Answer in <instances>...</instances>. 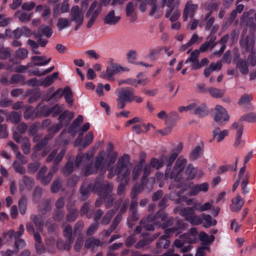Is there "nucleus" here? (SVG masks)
Returning a JSON list of instances; mask_svg holds the SVG:
<instances>
[{
  "instance_id": "f257e3e1",
  "label": "nucleus",
  "mask_w": 256,
  "mask_h": 256,
  "mask_svg": "<svg viewBox=\"0 0 256 256\" xmlns=\"http://www.w3.org/2000/svg\"><path fill=\"white\" fill-rule=\"evenodd\" d=\"M116 157V155L111 154H106L104 150L100 151L96 158L94 164L86 167L84 174L87 176L94 174L99 170H105L107 166L114 163Z\"/></svg>"
},
{
  "instance_id": "f03ea898",
  "label": "nucleus",
  "mask_w": 256,
  "mask_h": 256,
  "mask_svg": "<svg viewBox=\"0 0 256 256\" xmlns=\"http://www.w3.org/2000/svg\"><path fill=\"white\" fill-rule=\"evenodd\" d=\"M129 166V157L127 155H124L119 158L116 169L112 168L109 170L108 177L111 178L118 174L119 178H122V180H124L126 184L129 180L128 176L130 174Z\"/></svg>"
},
{
  "instance_id": "7ed1b4c3",
  "label": "nucleus",
  "mask_w": 256,
  "mask_h": 256,
  "mask_svg": "<svg viewBox=\"0 0 256 256\" xmlns=\"http://www.w3.org/2000/svg\"><path fill=\"white\" fill-rule=\"evenodd\" d=\"M117 108H124L127 102H131L134 98V90L130 88H123L116 90Z\"/></svg>"
},
{
  "instance_id": "20e7f679",
  "label": "nucleus",
  "mask_w": 256,
  "mask_h": 256,
  "mask_svg": "<svg viewBox=\"0 0 256 256\" xmlns=\"http://www.w3.org/2000/svg\"><path fill=\"white\" fill-rule=\"evenodd\" d=\"M186 160L182 157H179L176 160L173 171L170 173L168 168L166 170L165 173V178L168 177L174 179V181L178 182L180 180L183 175V170L186 164Z\"/></svg>"
},
{
  "instance_id": "39448f33",
  "label": "nucleus",
  "mask_w": 256,
  "mask_h": 256,
  "mask_svg": "<svg viewBox=\"0 0 256 256\" xmlns=\"http://www.w3.org/2000/svg\"><path fill=\"white\" fill-rule=\"evenodd\" d=\"M195 209L191 208H186L180 212V214L184 216L186 220L188 221L193 225H199L202 222V219L201 216H198L195 214Z\"/></svg>"
},
{
  "instance_id": "423d86ee",
  "label": "nucleus",
  "mask_w": 256,
  "mask_h": 256,
  "mask_svg": "<svg viewBox=\"0 0 256 256\" xmlns=\"http://www.w3.org/2000/svg\"><path fill=\"white\" fill-rule=\"evenodd\" d=\"M214 120L221 125L224 122L228 121L230 116L226 110L220 105H216L212 114Z\"/></svg>"
},
{
  "instance_id": "0eeeda50",
  "label": "nucleus",
  "mask_w": 256,
  "mask_h": 256,
  "mask_svg": "<svg viewBox=\"0 0 256 256\" xmlns=\"http://www.w3.org/2000/svg\"><path fill=\"white\" fill-rule=\"evenodd\" d=\"M128 70V68L126 67L122 66L117 64H114L107 68L106 72H102L100 76L104 78L110 80L114 74Z\"/></svg>"
},
{
  "instance_id": "6e6552de",
  "label": "nucleus",
  "mask_w": 256,
  "mask_h": 256,
  "mask_svg": "<svg viewBox=\"0 0 256 256\" xmlns=\"http://www.w3.org/2000/svg\"><path fill=\"white\" fill-rule=\"evenodd\" d=\"M166 218V215L162 212H160L158 214L154 216V218H152L149 216L146 220H144L142 222V224L146 230H154V226L152 224H150L148 222H151L153 221H156L155 223L156 225L161 226L160 222L164 221Z\"/></svg>"
},
{
  "instance_id": "1a4fd4ad",
  "label": "nucleus",
  "mask_w": 256,
  "mask_h": 256,
  "mask_svg": "<svg viewBox=\"0 0 256 256\" xmlns=\"http://www.w3.org/2000/svg\"><path fill=\"white\" fill-rule=\"evenodd\" d=\"M101 10L100 6H98L97 1H94L91 4L86 13L87 16L90 17V20L87 24L88 28H90L92 26Z\"/></svg>"
},
{
  "instance_id": "9d476101",
  "label": "nucleus",
  "mask_w": 256,
  "mask_h": 256,
  "mask_svg": "<svg viewBox=\"0 0 256 256\" xmlns=\"http://www.w3.org/2000/svg\"><path fill=\"white\" fill-rule=\"evenodd\" d=\"M70 16V21L74 22L78 26L82 24L84 20L83 14L78 6H74L71 8Z\"/></svg>"
},
{
  "instance_id": "9b49d317",
  "label": "nucleus",
  "mask_w": 256,
  "mask_h": 256,
  "mask_svg": "<svg viewBox=\"0 0 256 256\" xmlns=\"http://www.w3.org/2000/svg\"><path fill=\"white\" fill-rule=\"evenodd\" d=\"M82 134L80 133L74 144V146H80V150L89 146L92 143L94 140L93 132H90L88 134H87L84 136L83 140H82Z\"/></svg>"
},
{
  "instance_id": "f8f14e48",
  "label": "nucleus",
  "mask_w": 256,
  "mask_h": 256,
  "mask_svg": "<svg viewBox=\"0 0 256 256\" xmlns=\"http://www.w3.org/2000/svg\"><path fill=\"white\" fill-rule=\"evenodd\" d=\"M198 8V5L188 1L186 2L183 11V18L186 21L188 18H192Z\"/></svg>"
},
{
  "instance_id": "ddd939ff",
  "label": "nucleus",
  "mask_w": 256,
  "mask_h": 256,
  "mask_svg": "<svg viewBox=\"0 0 256 256\" xmlns=\"http://www.w3.org/2000/svg\"><path fill=\"white\" fill-rule=\"evenodd\" d=\"M57 168L56 166H54L48 172V174L44 176V174L47 170V168L45 166H43L40 170L38 176V179L40 180L41 182L45 184H46L50 181L53 174L56 171Z\"/></svg>"
},
{
  "instance_id": "4468645a",
  "label": "nucleus",
  "mask_w": 256,
  "mask_h": 256,
  "mask_svg": "<svg viewBox=\"0 0 256 256\" xmlns=\"http://www.w3.org/2000/svg\"><path fill=\"white\" fill-rule=\"evenodd\" d=\"M94 150H90L85 154L80 153L78 154L76 160V166L80 167L85 165L94 154Z\"/></svg>"
},
{
  "instance_id": "2eb2a0df",
  "label": "nucleus",
  "mask_w": 256,
  "mask_h": 256,
  "mask_svg": "<svg viewBox=\"0 0 256 256\" xmlns=\"http://www.w3.org/2000/svg\"><path fill=\"white\" fill-rule=\"evenodd\" d=\"M254 44V38L253 36H248L246 39L242 38L240 40V44L242 48H245L251 53H256Z\"/></svg>"
},
{
  "instance_id": "dca6fc26",
  "label": "nucleus",
  "mask_w": 256,
  "mask_h": 256,
  "mask_svg": "<svg viewBox=\"0 0 256 256\" xmlns=\"http://www.w3.org/2000/svg\"><path fill=\"white\" fill-rule=\"evenodd\" d=\"M120 20V16L116 15L114 10L110 11L104 18V22L108 25H115L117 24Z\"/></svg>"
},
{
  "instance_id": "f3484780",
  "label": "nucleus",
  "mask_w": 256,
  "mask_h": 256,
  "mask_svg": "<svg viewBox=\"0 0 256 256\" xmlns=\"http://www.w3.org/2000/svg\"><path fill=\"white\" fill-rule=\"evenodd\" d=\"M174 229L172 228L167 229L166 230V234L162 236L157 242L156 247L158 248H168L170 245V241L168 240V235L174 233Z\"/></svg>"
},
{
  "instance_id": "a211bd4d",
  "label": "nucleus",
  "mask_w": 256,
  "mask_h": 256,
  "mask_svg": "<svg viewBox=\"0 0 256 256\" xmlns=\"http://www.w3.org/2000/svg\"><path fill=\"white\" fill-rule=\"evenodd\" d=\"M179 189V188H177ZM180 190H175L174 192L172 191L170 194V198L172 200L176 201L177 203H180L185 202L188 205H190L192 204V200H188L185 196H180L179 192Z\"/></svg>"
},
{
  "instance_id": "6ab92c4d",
  "label": "nucleus",
  "mask_w": 256,
  "mask_h": 256,
  "mask_svg": "<svg viewBox=\"0 0 256 256\" xmlns=\"http://www.w3.org/2000/svg\"><path fill=\"white\" fill-rule=\"evenodd\" d=\"M180 11L178 8H174L173 6L168 8L165 16L169 20L174 22L178 20L180 16Z\"/></svg>"
},
{
  "instance_id": "aec40b11",
  "label": "nucleus",
  "mask_w": 256,
  "mask_h": 256,
  "mask_svg": "<svg viewBox=\"0 0 256 256\" xmlns=\"http://www.w3.org/2000/svg\"><path fill=\"white\" fill-rule=\"evenodd\" d=\"M168 158L164 156H162L158 159L153 158L150 161V166L152 168H155L156 169L160 168L162 167L164 164L167 166V168L170 166H168Z\"/></svg>"
},
{
  "instance_id": "412c9836",
  "label": "nucleus",
  "mask_w": 256,
  "mask_h": 256,
  "mask_svg": "<svg viewBox=\"0 0 256 256\" xmlns=\"http://www.w3.org/2000/svg\"><path fill=\"white\" fill-rule=\"evenodd\" d=\"M232 204H230V210L233 212H238L242 208L244 204V200L238 195L232 199Z\"/></svg>"
},
{
  "instance_id": "4be33fe9",
  "label": "nucleus",
  "mask_w": 256,
  "mask_h": 256,
  "mask_svg": "<svg viewBox=\"0 0 256 256\" xmlns=\"http://www.w3.org/2000/svg\"><path fill=\"white\" fill-rule=\"evenodd\" d=\"M33 64L36 66H44L47 65L51 60L50 58H47L46 56H33L31 58Z\"/></svg>"
},
{
  "instance_id": "5701e85b",
  "label": "nucleus",
  "mask_w": 256,
  "mask_h": 256,
  "mask_svg": "<svg viewBox=\"0 0 256 256\" xmlns=\"http://www.w3.org/2000/svg\"><path fill=\"white\" fill-rule=\"evenodd\" d=\"M198 232L196 228H192L190 232L186 234H183L184 238L186 239V242L189 244L195 243L198 241Z\"/></svg>"
},
{
  "instance_id": "b1692460",
  "label": "nucleus",
  "mask_w": 256,
  "mask_h": 256,
  "mask_svg": "<svg viewBox=\"0 0 256 256\" xmlns=\"http://www.w3.org/2000/svg\"><path fill=\"white\" fill-rule=\"evenodd\" d=\"M66 152V150L64 149H62L61 150L60 152L55 157L56 154L57 153V150H54L52 151V152L46 158L47 162H51L54 160V162L55 164L58 163L62 158Z\"/></svg>"
},
{
  "instance_id": "393cba45",
  "label": "nucleus",
  "mask_w": 256,
  "mask_h": 256,
  "mask_svg": "<svg viewBox=\"0 0 256 256\" xmlns=\"http://www.w3.org/2000/svg\"><path fill=\"white\" fill-rule=\"evenodd\" d=\"M194 113L199 116L202 117L208 114V110L204 104H199L196 102V106L194 108Z\"/></svg>"
},
{
  "instance_id": "a878e982",
  "label": "nucleus",
  "mask_w": 256,
  "mask_h": 256,
  "mask_svg": "<svg viewBox=\"0 0 256 256\" xmlns=\"http://www.w3.org/2000/svg\"><path fill=\"white\" fill-rule=\"evenodd\" d=\"M228 131L224 130L220 131L219 128H216L212 132L213 138H216L218 142H222L228 135Z\"/></svg>"
},
{
  "instance_id": "bb28decb",
  "label": "nucleus",
  "mask_w": 256,
  "mask_h": 256,
  "mask_svg": "<svg viewBox=\"0 0 256 256\" xmlns=\"http://www.w3.org/2000/svg\"><path fill=\"white\" fill-rule=\"evenodd\" d=\"M236 67L242 74H247L248 73V62L245 60H238L236 62Z\"/></svg>"
},
{
  "instance_id": "cd10ccee",
  "label": "nucleus",
  "mask_w": 256,
  "mask_h": 256,
  "mask_svg": "<svg viewBox=\"0 0 256 256\" xmlns=\"http://www.w3.org/2000/svg\"><path fill=\"white\" fill-rule=\"evenodd\" d=\"M179 119V115L176 112H171L168 114L166 120V124L168 126H172L176 124Z\"/></svg>"
},
{
  "instance_id": "c85d7f7f",
  "label": "nucleus",
  "mask_w": 256,
  "mask_h": 256,
  "mask_svg": "<svg viewBox=\"0 0 256 256\" xmlns=\"http://www.w3.org/2000/svg\"><path fill=\"white\" fill-rule=\"evenodd\" d=\"M20 189L21 191L24 189H28L33 185V180L26 176H24L23 178L20 181Z\"/></svg>"
},
{
  "instance_id": "c756f323",
  "label": "nucleus",
  "mask_w": 256,
  "mask_h": 256,
  "mask_svg": "<svg viewBox=\"0 0 256 256\" xmlns=\"http://www.w3.org/2000/svg\"><path fill=\"white\" fill-rule=\"evenodd\" d=\"M202 223L205 228H208L216 224V221L212 219L210 215L203 214H202Z\"/></svg>"
},
{
  "instance_id": "7c9ffc66",
  "label": "nucleus",
  "mask_w": 256,
  "mask_h": 256,
  "mask_svg": "<svg viewBox=\"0 0 256 256\" xmlns=\"http://www.w3.org/2000/svg\"><path fill=\"white\" fill-rule=\"evenodd\" d=\"M182 148L183 146L182 144H179L177 146L174 152L168 158V166L172 165V164L176 160L178 154H180L182 152Z\"/></svg>"
},
{
  "instance_id": "2f4dec72",
  "label": "nucleus",
  "mask_w": 256,
  "mask_h": 256,
  "mask_svg": "<svg viewBox=\"0 0 256 256\" xmlns=\"http://www.w3.org/2000/svg\"><path fill=\"white\" fill-rule=\"evenodd\" d=\"M246 166L242 167L239 172L238 181H241V186H247L249 179V175L248 174H245Z\"/></svg>"
},
{
  "instance_id": "473e14b6",
  "label": "nucleus",
  "mask_w": 256,
  "mask_h": 256,
  "mask_svg": "<svg viewBox=\"0 0 256 256\" xmlns=\"http://www.w3.org/2000/svg\"><path fill=\"white\" fill-rule=\"evenodd\" d=\"M199 238L200 241L203 243V245L208 246L214 240V236L213 235L208 236L204 232H202L199 236Z\"/></svg>"
},
{
  "instance_id": "72a5a7b5",
  "label": "nucleus",
  "mask_w": 256,
  "mask_h": 256,
  "mask_svg": "<svg viewBox=\"0 0 256 256\" xmlns=\"http://www.w3.org/2000/svg\"><path fill=\"white\" fill-rule=\"evenodd\" d=\"M58 74L57 72L53 73L52 74L47 76L44 80L42 79V86H48L52 84L54 80L58 77Z\"/></svg>"
},
{
  "instance_id": "f704fd0d",
  "label": "nucleus",
  "mask_w": 256,
  "mask_h": 256,
  "mask_svg": "<svg viewBox=\"0 0 256 256\" xmlns=\"http://www.w3.org/2000/svg\"><path fill=\"white\" fill-rule=\"evenodd\" d=\"M214 202L211 200L204 204L200 203L196 204L194 208L200 212H204L210 210Z\"/></svg>"
},
{
  "instance_id": "c9c22d12",
  "label": "nucleus",
  "mask_w": 256,
  "mask_h": 256,
  "mask_svg": "<svg viewBox=\"0 0 256 256\" xmlns=\"http://www.w3.org/2000/svg\"><path fill=\"white\" fill-rule=\"evenodd\" d=\"M71 21L70 20L66 18H58L57 22V27L59 30H62L70 26Z\"/></svg>"
},
{
  "instance_id": "e433bc0d",
  "label": "nucleus",
  "mask_w": 256,
  "mask_h": 256,
  "mask_svg": "<svg viewBox=\"0 0 256 256\" xmlns=\"http://www.w3.org/2000/svg\"><path fill=\"white\" fill-rule=\"evenodd\" d=\"M198 172V169L196 168H194L192 165H188L185 172V174L186 176V178L189 179L194 178L196 174Z\"/></svg>"
},
{
  "instance_id": "4c0bfd02",
  "label": "nucleus",
  "mask_w": 256,
  "mask_h": 256,
  "mask_svg": "<svg viewBox=\"0 0 256 256\" xmlns=\"http://www.w3.org/2000/svg\"><path fill=\"white\" fill-rule=\"evenodd\" d=\"M202 148L200 146H196L190 154V157L192 160H195L200 157L202 154Z\"/></svg>"
},
{
  "instance_id": "58836bf2",
  "label": "nucleus",
  "mask_w": 256,
  "mask_h": 256,
  "mask_svg": "<svg viewBox=\"0 0 256 256\" xmlns=\"http://www.w3.org/2000/svg\"><path fill=\"white\" fill-rule=\"evenodd\" d=\"M34 239L36 242L35 246L36 252L40 254H43L44 252V248L40 244V238L38 234H34Z\"/></svg>"
},
{
  "instance_id": "ea45409f",
  "label": "nucleus",
  "mask_w": 256,
  "mask_h": 256,
  "mask_svg": "<svg viewBox=\"0 0 256 256\" xmlns=\"http://www.w3.org/2000/svg\"><path fill=\"white\" fill-rule=\"evenodd\" d=\"M102 244V242L98 240L95 239L94 238H88L84 244L86 248H93L94 246H98Z\"/></svg>"
},
{
  "instance_id": "a19ab883",
  "label": "nucleus",
  "mask_w": 256,
  "mask_h": 256,
  "mask_svg": "<svg viewBox=\"0 0 256 256\" xmlns=\"http://www.w3.org/2000/svg\"><path fill=\"white\" fill-rule=\"evenodd\" d=\"M72 243V240H68L66 243H64L63 241L59 240L57 242L56 246L59 250H69L71 248V244Z\"/></svg>"
},
{
  "instance_id": "79ce46f5",
  "label": "nucleus",
  "mask_w": 256,
  "mask_h": 256,
  "mask_svg": "<svg viewBox=\"0 0 256 256\" xmlns=\"http://www.w3.org/2000/svg\"><path fill=\"white\" fill-rule=\"evenodd\" d=\"M52 32H53L52 29L48 26H42L38 30V34L40 36H44L47 38H50L52 36Z\"/></svg>"
},
{
  "instance_id": "37998d69",
  "label": "nucleus",
  "mask_w": 256,
  "mask_h": 256,
  "mask_svg": "<svg viewBox=\"0 0 256 256\" xmlns=\"http://www.w3.org/2000/svg\"><path fill=\"white\" fill-rule=\"evenodd\" d=\"M24 232V226L21 224L19 226L18 230L17 232H15L14 230H10L8 232V235L10 237L14 236L15 239H17L22 236Z\"/></svg>"
},
{
  "instance_id": "c03bdc74",
  "label": "nucleus",
  "mask_w": 256,
  "mask_h": 256,
  "mask_svg": "<svg viewBox=\"0 0 256 256\" xmlns=\"http://www.w3.org/2000/svg\"><path fill=\"white\" fill-rule=\"evenodd\" d=\"M126 58L128 62L132 64H136L137 52L134 50H130L126 53Z\"/></svg>"
},
{
  "instance_id": "a18cd8bd",
  "label": "nucleus",
  "mask_w": 256,
  "mask_h": 256,
  "mask_svg": "<svg viewBox=\"0 0 256 256\" xmlns=\"http://www.w3.org/2000/svg\"><path fill=\"white\" fill-rule=\"evenodd\" d=\"M208 91L212 97L216 98L222 97L224 94V90L213 88H208Z\"/></svg>"
},
{
  "instance_id": "49530a36",
  "label": "nucleus",
  "mask_w": 256,
  "mask_h": 256,
  "mask_svg": "<svg viewBox=\"0 0 256 256\" xmlns=\"http://www.w3.org/2000/svg\"><path fill=\"white\" fill-rule=\"evenodd\" d=\"M64 98L66 102L70 105H72L73 102L72 94L70 89L68 87H66L64 88Z\"/></svg>"
},
{
  "instance_id": "de8ad7c7",
  "label": "nucleus",
  "mask_w": 256,
  "mask_h": 256,
  "mask_svg": "<svg viewBox=\"0 0 256 256\" xmlns=\"http://www.w3.org/2000/svg\"><path fill=\"white\" fill-rule=\"evenodd\" d=\"M20 114L13 112L6 117L7 120H10L12 122L17 123L20 120Z\"/></svg>"
},
{
  "instance_id": "09e8293b",
  "label": "nucleus",
  "mask_w": 256,
  "mask_h": 256,
  "mask_svg": "<svg viewBox=\"0 0 256 256\" xmlns=\"http://www.w3.org/2000/svg\"><path fill=\"white\" fill-rule=\"evenodd\" d=\"M196 106V102H194L186 106H180L178 108V110L180 112H188L194 111V108Z\"/></svg>"
},
{
  "instance_id": "8fccbe9b",
  "label": "nucleus",
  "mask_w": 256,
  "mask_h": 256,
  "mask_svg": "<svg viewBox=\"0 0 256 256\" xmlns=\"http://www.w3.org/2000/svg\"><path fill=\"white\" fill-rule=\"evenodd\" d=\"M54 69V66H50V68H46L44 70H34L32 73L34 75L36 76H42L44 75H45L47 74L50 73Z\"/></svg>"
},
{
  "instance_id": "3c124183",
  "label": "nucleus",
  "mask_w": 256,
  "mask_h": 256,
  "mask_svg": "<svg viewBox=\"0 0 256 256\" xmlns=\"http://www.w3.org/2000/svg\"><path fill=\"white\" fill-rule=\"evenodd\" d=\"M241 120L249 122H256V114L254 113H249L244 115L241 118Z\"/></svg>"
},
{
  "instance_id": "603ef678",
  "label": "nucleus",
  "mask_w": 256,
  "mask_h": 256,
  "mask_svg": "<svg viewBox=\"0 0 256 256\" xmlns=\"http://www.w3.org/2000/svg\"><path fill=\"white\" fill-rule=\"evenodd\" d=\"M210 250L208 246L202 245L197 248L195 256H205L206 252Z\"/></svg>"
},
{
  "instance_id": "864d4df0",
  "label": "nucleus",
  "mask_w": 256,
  "mask_h": 256,
  "mask_svg": "<svg viewBox=\"0 0 256 256\" xmlns=\"http://www.w3.org/2000/svg\"><path fill=\"white\" fill-rule=\"evenodd\" d=\"M31 220L34 223L35 226L38 230H41L43 226V223L41 219L38 218L36 216L32 215Z\"/></svg>"
},
{
  "instance_id": "5fc2aeb1",
  "label": "nucleus",
  "mask_w": 256,
  "mask_h": 256,
  "mask_svg": "<svg viewBox=\"0 0 256 256\" xmlns=\"http://www.w3.org/2000/svg\"><path fill=\"white\" fill-rule=\"evenodd\" d=\"M232 128L236 129V137L241 138L243 132V126L237 122H234L232 126Z\"/></svg>"
},
{
  "instance_id": "6e6d98bb",
  "label": "nucleus",
  "mask_w": 256,
  "mask_h": 256,
  "mask_svg": "<svg viewBox=\"0 0 256 256\" xmlns=\"http://www.w3.org/2000/svg\"><path fill=\"white\" fill-rule=\"evenodd\" d=\"M64 105H56L51 109L50 112L52 114L53 116H56L60 112H61L64 110Z\"/></svg>"
},
{
  "instance_id": "4d7b16f0",
  "label": "nucleus",
  "mask_w": 256,
  "mask_h": 256,
  "mask_svg": "<svg viewBox=\"0 0 256 256\" xmlns=\"http://www.w3.org/2000/svg\"><path fill=\"white\" fill-rule=\"evenodd\" d=\"M18 206L20 214H24L26 208V201L25 198H22L20 200Z\"/></svg>"
},
{
  "instance_id": "13d9d810",
  "label": "nucleus",
  "mask_w": 256,
  "mask_h": 256,
  "mask_svg": "<svg viewBox=\"0 0 256 256\" xmlns=\"http://www.w3.org/2000/svg\"><path fill=\"white\" fill-rule=\"evenodd\" d=\"M210 15H211V12H210L206 14V17H205V20H208V21H207V22L206 24V29L207 30H209L210 28L212 26V25L213 24L214 20V18L212 16H210Z\"/></svg>"
},
{
  "instance_id": "bf43d9fd",
  "label": "nucleus",
  "mask_w": 256,
  "mask_h": 256,
  "mask_svg": "<svg viewBox=\"0 0 256 256\" xmlns=\"http://www.w3.org/2000/svg\"><path fill=\"white\" fill-rule=\"evenodd\" d=\"M64 234L68 240H74V238H72V228L71 226H67L64 230Z\"/></svg>"
},
{
  "instance_id": "052dcab7",
  "label": "nucleus",
  "mask_w": 256,
  "mask_h": 256,
  "mask_svg": "<svg viewBox=\"0 0 256 256\" xmlns=\"http://www.w3.org/2000/svg\"><path fill=\"white\" fill-rule=\"evenodd\" d=\"M28 51L25 48H19L16 52V56L20 59H24L28 56Z\"/></svg>"
},
{
  "instance_id": "680f3d73",
  "label": "nucleus",
  "mask_w": 256,
  "mask_h": 256,
  "mask_svg": "<svg viewBox=\"0 0 256 256\" xmlns=\"http://www.w3.org/2000/svg\"><path fill=\"white\" fill-rule=\"evenodd\" d=\"M36 6V3L32 2H24L22 6V8L24 10L30 11L32 10Z\"/></svg>"
},
{
  "instance_id": "e2e57ef3",
  "label": "nucleus",
  "mask_w": 256,
  "mask_h": 256,
  "mask_svg": "<svg viewBox=\"0 0 256 256\" xmlns=\"http://www.w3.org/2000/svg\"><path fill=\"white\" fill-rule=\"evenodd\" d=\"M199 54H200L199 50H194L191 53L190 58H188L186 60L185 63L187 64L190 62H192L193 61L197 60H198L197 58H198Z\"/></svg>"
},
{
  "instance_id": "0e129e2a",
  "label": "nucleus",
  "mask_w": 256,
  "mask_h": 256,
  "mask_svg": "<svg viewBox=\"0 0 256 256\" xmlns=\"http://www.w3.org/2000/svg\"><path fill=\"white\" fill-rule=\"evenodd\" d=\"M64 94V89L62 90L61 88L58 89L56 91L52 96L51 99L54 100H59Z\"/></svg>"
},
{
  "instance_id": "69168bd1",
  "label": "nucleus",
  "mask_w": 256,
  "mask_h": 256,
  "mask_svg": "<svg viewBox=\"0 0 256 256\" xmlns=\"http://www.w3.org/2000/svg\"><path fill=\"white\" fill-rule=\"evenodd\" d=\"M32 14H27L26 12H22L18 16L19 20L22 22L29 21L32 18Z\"/></svg>"
},
{
  "instance_id": "338daca9",
  "label": "nucleus",
  "mask_w": 256,
  "mask_h": 256,
  "mask_svg": "<svg viewBox=\"0 0 256 256\" xmlns=\"http://www.w3.org/2000/svg\"><path fill=\"white\" fill-rule=\"evenodd\" d=\"M252 99V97L249 95H244L241 97L238 101V104L241 105H244L248 104Z\"/></svg>"
},
{
  "instance_id": "774afa93",
  "label": "nucleus",
  "mask_w": 256,
  "mask_h": 256,
  "mask_svg": "<svg viewBox=\"0 0 256 256\" xmlns=\"http://www.w3.org/2000/svg\"><path fill=\"white\" fill-rule=\"evenodd\" d=\"M185 243H186V239L184 238L183 235H182L180 236L179 239H177L174 242V244L175 246L180 248H182Z\"/></svg>"
}]
</instances>
